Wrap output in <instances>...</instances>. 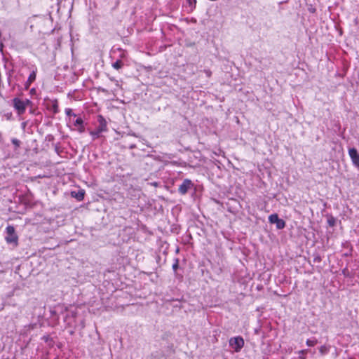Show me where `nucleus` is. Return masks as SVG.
<instances>
[{"instance_id": "f257e3e1", "label": "nucleus", "mask_w": 359, "mask_h": 359, "mask_svg": "<svg viewBox=\"0 0 359 359\" xmlns=\"http://www.w3.org/2000/svg\"><path fill=\"white\" fill-rule=\"evenodd\" d=\"M98 126L95 130L90 131V135L92 136L93 140H95L100 137V134L107 131V123L105 118L102 115L97 116Z\"/></svg>"}, {"instance_id": "f03ea898", "label": "nucleus", "mask_w": 359, "mask_h": 359, "mask_svg": "<svg viewBox=\"0 0 359 359\" xmlns=\"http://www.w3.org/2000/svg\"><path fill=\"white\" fill-rule=\"evenodd\" d=\"M13 107L17 110L19 114H22L25 113L27 105L30 103V101L28 99L25 100H22L18 97H15L13 100Z\"/></svg>"}, {"instance_id": "7ed1b4c3", "label": "nucleus", "mask_w": 359, "mask_h": 359, "mask_svg": "<svg viewBox=\"0 0 359 359\" xmlns=\"http://www.w3.org/2000/svg\"><path fill=\"white\" fill-rule=\"evenodd\" d=\"M229 346L236 351L238 352L244 346V340L241 337L231 338Z\"/></svg>"}, {"instance_id": "20e7f679", "label": "nucleus", "mask_w": 359, "mask_h": 359, "mask_svg": "<svg viewBox=\"0 0 359 359\" xmlns=\"http://www.w3.org/2000/svg\"><path fill=\"white\" fill-rule=\"evenodd\" d=\"M6 231L7 236L5 239L8 243H18V236L15 233V229L13 226H8L6 229Z\"/></svg>"}, {"instance_id": "39448f33", "label": "nucleus", "mask_w": 359, "mask_h": 359, "mask_svg": "<svg viewBox=\"0 0 359 359\" xmlns=\"http://www.w3.org/2000/svg\"><path fill=\"white\" fill-rule=\"evenodd\" d=\"M269 221L271 224H276L278 229H283L285 226V222L283 219H280L277 214H272L269 217Z\"/></svg>"}, {"instance_id": "423d86ee", "label": "nucleus", "mask_w": 359, "mask_h": 359, "mask_svg": "<svg viewBox=\"0 0 359 359\" xmlns=\"http://www.w3.org/2000/svg\"><path fill=\"white\" fill-rule=\"evenodd\" d=\"M192 187V182L189 179H185L182 184L179 187L178 191L182 195H184Z\"/></svg>"}, {"instance_id": "0eeeda50", "label": "nucleus", "mask_w": 359, "mask_h": 359, "mask_svg": "<svg viewBox=\"0 0 359 359\" xmlns=\"http://www.w3.org/2000/svg\"><path fill=\"white\" fill-rule=\"evenodd\" d=\"M348 154L352 161L353 164L359 168V154L356 149L351 148L348 149Z\"/></svg>"}, {"instance_id": "6e6552de", "label": "nucleus", "mask_w": 359, "mask_h": 359, "mask_svg": "<svg viewBox=\"0 0 359 359\" xmlns=\"http://www.w3.org/2000/svg\"><path fill=\"white\" fill-rule=\"evenodd\" d=\"M73 125L76 128V130H77L80 133L84 132L85 128L83 126V121L81 117L73 120Z\"/></svg>"}, {"instance_id": "1a4fd4ad", "label": "nucleus", "mask_w": 359, "mask_h": 359, "mask_svg": "<svg viewBox=\"0 0 359 359\" xmlns=\"http://www.w3.org/2000/svg\"><path fill=\"white\" fill-rule=\"evenodd\" d=\"M84 194H85V193H84V191L83 190L82 191H79L75 195H74V192L72 193V196H74L79 201L83 200Z\"/></svg>"}, {"instance_id": "9d476101", "label": "nucleus", "mask_w": 359, "mask_h": 359, "mask_svg": "<svg viewBox=\"0 0 359 359\" xmlns=\"http://www.w3.org/2000/svg\"><path fill=\"white\" fill-rule=\"evenodd\" d=\"M329 351H330V346H326V345L321 346L319 348V352H320V355H322L327 354L329 352Z\"/></svg>"}, {"instance_id": "9b49d317", "label": "nucleus", "mask_w": 359, "mask_h": 359, "mask_svg": "<svg viewBox=\"0 0 359 359\" xmlns=\"http://www.w3.org/2000/svg\"><path fill=\"white\" fill-rule=\"evenodd\" d=\"M306 345L309 346H314L318 343V340L316 339H307Z\"/></svg>"}, {"instance_id": "f8f14e48", "label": "nucleus", "mask_w": 359, "mask_h": 359, "mask_svg": "<svg viewBox=\"0 0 359 359\" xmlns=\"http://www.w3.org/2000/svg\"><path fill=\"white\" fill-rule=\"evenodd\" d=\"M123 66V62L121 60H117L112 64V67L116 69H119Z\"/></svg>"}, {"instance_id": "ddd939ff", "label": "nucleus", "mask_w": 359, "mask_h": 359, "mask_svg": "<svg viewBox=\"0 0 359 359\" xmlns=\"http://www.w3.org/2000/svg\"><path fill=\"white\" fill-rule=\"evenodd\" d=\"M36 79V72L33 71L30 74L27 80V83L30 84Z\"/></svg>"}, {"instance_id": "4468645a", "label": "nucleus", "mask_w": 359, "mask_h": 359, "mask_svg": "<svg viewBox=\"0 0 359 359\" xmlns=\"http://www.w3.org/2000/svg\"><path fill=\"white\" fill-rule=\"evenodd\" d=\"M306 353H307V350H301V351H298L299 358V359H306V357L304 355Z\"/></svg>"}, {"instance_id": "2eb2a0df", "label": "nucleus", "mask_w": 359, "mask_h": 359, "mask_svg": "<svg viewBox=\"0 0 359 359\" xmlns=\"http://www.w3.org/2000/svg\"><path fill=\"white\" fill-rule=\"evenodd\" d=\"M65 113L67 116H69V121H71V116H73L74 117H76V114L72 112V110L71 109H66Z\"/></svg>"}, {"instance_id": "dca6fc26", "label": "nucleus", "mask_w": 359, "mask_h": 359, "mask_svg": "<svg viewBox=\"0 0 359 359\" xmlns=\"http://www.w3.org/2000/svg\"><path fill=\"white\" fill-rule=\"evenodd\" d=\"M12 143L15 145V149H18L20 146V141L16 138H13L11 140Z\"/></svg>"}, {"instance_id": "f3484780", "label": "nucleus", "mask_w": 359, "mask_h": 359, "mask_svg": "<svg viewBox=\"0 0 359 359\" xmlns=\"http://www.w3.org/2000/svg\"><path fill=\"white\" fill-rule=\"evenodd\" d=\"M179 266V262L178 259H175V263L172 264V269L174 271H176L178 269Z\"/></svg>"}, {"instance_id": "a211bd4d", "label": "nucleus", "mask_w": 359, "mask_h": 359, "mask_svg": "<svg viewBox=\"0 0 359 359\" xmlns=\"http://www.w3.org/2000/svg\"><path fill=\"white\" fill-rule=\"evenodd\" d=\"M187 3L189 4V6H193L196 4V0H187Z\"/></svg>"}, {"instance_id": "6ab92c4d", "label": "nucleus", "mask_w": 359, "mask_h": 359, "mask_svg": "<svg viewBox=\"0 0 359 359\" xmlns=\"http://www.w3.org/2000/svg\"><path fill=\"white\" fill-rule=\"evenodd\" d=\"M205 72L207 76H208V77H210L212 74V73L210 70H205Z\"/></svg>"}, {"instance_id": "aec40b11", "label": "nucleus", "mask_w": 359, "mask_h": 359, "mask_svg": "<svg viewBox=\"0 0 359 359\" xmlns=\"http://www.w3.org/2000/svg\"><path fill=\"white\" fill-rule=\"evenodd\" d=\"M334 221L332 222V221H331V220H329V224H330V226H333V225H334Z\"/></svg>"}]
</instances>
